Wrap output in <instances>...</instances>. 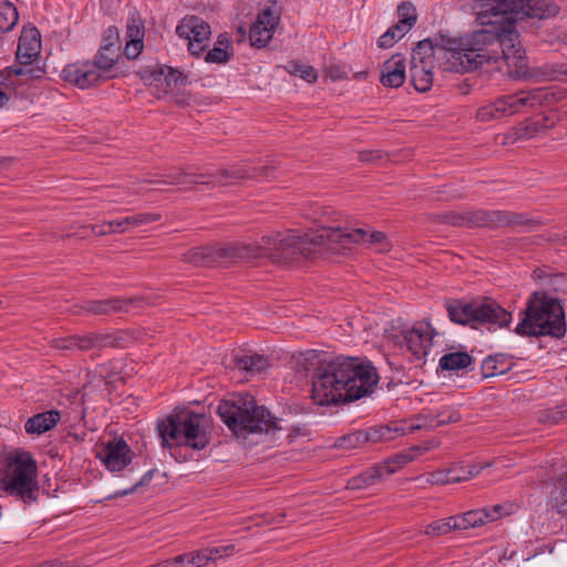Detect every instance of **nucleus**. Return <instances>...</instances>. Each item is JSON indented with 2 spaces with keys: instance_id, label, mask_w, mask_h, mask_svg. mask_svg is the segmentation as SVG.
I'll use <instances>...</instances> for the list:
<instances>
[{
  "instance_id": "f257e3e1",
  "label": "nucleus",
  "mask_w": 567,
  "mask_h": 567,
  "mask_svg": "<svg viewBox=\"0 0 567 567\" xmlns=\"http://www.w3.org/2000/svg\"><path fill=\"white\" fill-rule=\"evenodd\" d=\"M320 371L311 389V399L317 405L359 400L373 392L379 382L372 363L354 357L328 360Z\"/></svg>"
},
{
  "instance_id": "f03ea898",
  "label": "nucleus",
  "mask_w": 567,
  "mask_h": 567,
  "mask_svg": "<svg viewBox=\"0 0 567 567\" xmlns=\"http://www.w3.org/2000/svg\"><path fill=\"white\" fill-rule=\"evenodd\" d=\"M330 250V227L320 234L300 236L295 230L265 235L258 243L236 244L225 249L224 256L254 260L268 257L276 262H292L310 258L321 250Z\"/></svg>"
},
{
  "instance_id": "7ed1b4c3",
  "label": "nucleus",
  "mask_w": 567,
  "mask_h": 567,
  "mask_svg": "<svg viewBox=\"0 0 567 567\" xmlns=\"http://www.w3.org/2000/svg\"><path fill=\"white\" fill-rule=\"evenodd\" d=\"M217 413L228 429L237 436L247 439L249 434L275 435L282 430L270 412L257 404L249 393L236 394L219 402Z\"/></svg>"
},
{
  "instance_id": "20e7f679",
  "label": "nucleus",
  "mask_w": 567,
  "mask_h": 567,
  "mask_svg": "<svg viewBox=\"0 0 567 567\" xmlns=\"http://www.w3.org/2000/svg\"><path fill=\"white\" fill-rule=\"evenodd\" d=\"M487 27L475 30L470 34L454 40L447 48L450 62L456 71L472 72L485 63L497 62L498 51H488V47L496 44L497 24H482Z\"/></svg>"
},
{
  "instance_id": "39448f33",
  "label": "nucleus",
  "mask_w": 567,
  "mask_h": 567,
  "mask_svg": "<svg viewBox=\"0 0 567 567\" xmlns=\"http://www.w3.org/2000/svg\"><path fill=\"white\" fill-rule=\"evenodd\" d=\"M0 489L25 505L38 501V465L30 453H17L0 463Z\"/></svg>"
},
{
  "instance_id": "423d86ee",
  "label": "nucleus",
  "mask_w": 567,
  "mask_h": 567,
  "mask_svg": "<svg viewBox=\"0 0 567 567\" xmlns=\"http://www.w3.org/2000/svg\"><path fill=\"white\" fill-rule=\"evenodd\" d=\"M445 309L451 321L463 326L470 324L473 328L483 324L503 328L512 321L511 312L494 299L486 297L472 300L449 299L445 301Z\"/></svg>"
},
{
  "instance_id": "0eeeda50",
  "label": "nucleus",
  "mask_w": 567,
  "mask_h": 567,
  "mask_svg": "<svg viewBox=\"0 0 567 567\" xmlns=\"http://www.w3.org/2000/svg\"><path fill=\"white\" fill-rule=\"evenodd\" d=\"M515 332L519 336L563 338L566 334L563 306L554 298L530 300Z\"/></svg>"
},
{
  "instance_id": "6e6552de",
  "label": "nucleus",
  "mask_w": 567,
  "mask_h": 567,
  "mask_svg": "<svg viewBox=\"0 0 567 567\" xmlns=\"http://www.w3.org/2000/svg\"><path fill=\"white\" fill-rule=\"evenodd\" d=\"M205 415L193 411H183L171 414L166 420L157 424L163 446H189L194 450H203L209 443L205 429Z\"/></svg>"
},
{
  "instance_id": "1a4fd4ad",
  "label": "nucleus",
  "mask_w": 567,
  "mask_h": 567,
  "mask_svg": "<svg viewBox=\"0 0 567 567\" xmlns=\"http://www.w3.org/2000/svg\"><path fill=\"white\" fill-rule=\"evenodd\" d=\"M492 2L487 0L483 4V10L477 16L480 24H497V41L496 44L501 48L499 59L506 61L507 65L511 63L517 65V62L523 63L524 50L519 41V34L515 30L517 20L499 19V10H489Z\"/></svg>"
},
{
  "instance_id": "9d476101",
  "label": "nucleus",
  "mask_w": 567,
  "mask_h": 567,
  "mask_svg": "<svg viewBox=\"0 0 567 567\" xmlns=\"http://www.w3.org/2000/svg\"><path fill=\"white\" fill-rule=\"evenodd\" d=\"M489 10H499V19L517 21L525 18L548 19L559 13V7L553 0H489Z\"/></svg>"
},
{
  "instance_id": "9b49d317",
  "label": "nucleus",
  "mask_w": 567,
  "mask_h": 567,
  "mask_svg": "<svg viewBox=\"0 0 567 567\" xmlns=\"http://www.w3.org/2000/svg\"><path fill=\"white\" fill-rule=\"evenodd\" d=\"M512 212L509 210H466L446 212L433 215V221L456 227H508Z\"/></svg>"
},
{
  "instance_id": "f8f14e48",
  "label": "nucleus",
  "mask_w": 567,
  "mask_h": 567,
  "mask_svg": "<svg viewBox=\"0 0 567 567\" xmlns=\"http://www.w3.org/2000/svg\"><path fill=\"white\" fill-rule=\"evenodd\" d=\"M352 244H369L379 252H386L391 244L382 231H367L362 228L330 227V251L341 252Z\"/></svg>"
},
{
  "instance_id": "ddd939ff",
  "label": "nucleus",
  "mask_w": 567,
  "mask_h": 567,
  "mask_svg": "<svg viewBox=\"0 0 567 567\" xmlns=\"http://www.w3.org/2000/svg\"><path fill=\"white\" fill-rule=\"evenodd\" d=\"M40 39L37 29L23 30L16 53L17 64L6 69V73L11 76H25L27 80L35 78V71L29 65L39 56Z\"/></svg>"
},
{
  "instance_id": "4468645a",
  "label": "nucleus",
  "mask_w": 567,
  "mask_h": 567,
  "mask_svg": "<svg viewBox=\"0 0 567 567\" xmlns=\"http://www.w3.org/2000/svg\"><path fill=\"white\" fill-rule=\"evenodd\" d=\"M176 33L179 38L187 40L188 51L198 56L207 49L212 30L200 17L187 16L176 27Z\"/></svg>"
},
{
  "instance_id": "2eb2a0df",
  "label": "nucleus",
  "mask_w": 567,
  "mask_h": 567,
  "mask_svg": "<svg viewBox=\"0 0 567 567\" xmlns=\"http://www.w3.org/2000/svg\"><path fill=\"white\" fill-rule=\"evenodd\" d=\"M162 218L158 213H140L133 216H127L118 220L105 221L103 224H96L91 226H84L83 229L89 228L95 236H104L107 234L125 233L131 228L141 227L146 224L157 221Z\"/></svg>"
},
{
  "instance_id": "dca6fc26",
  "label": "nucleus",
  "mask_w": 567,
  "mask_h": 567,
  "mask_svg": "<svg viewBox=\"0 0 567 567\" xmlns=\"http://www.w3.org/2000/svg\"><path fill=\"white\" fill-rule=\"evenodd\" d=\"M279 13L270 8H264L256 17L249 30V41L252 47L265 48L272 39L279 24Z\"/></svg>"
},
{
  "instance_id": "f3484780",
  "label": "nucleus",
  "mask_w": 567,
  "mask_h": 567,
  "mask_svg": "<svg viewBox=\"0 0 567 567\" xmlns=\"http://www.w3.org/2000/svg\"><path fill=\"white\" fill-rule=\"evenodd\" d=\"M62 79L81 89H90L102 82V76L97 73L90 60H82L65 65L61 72Z\"/></svg>"
},
{
  "instance_id": "a211bd4d",
  "label": "nucleus",
  "mask_w": 567,
  "mask_h": 567,
  "mask_svg": "<svg viewBox=\"0 0 567 567\" xmlns=\"http://www.w3.org/2000/svg\"><path fill=\"white\" fill-rule=\"evenodd\" d=\"M435 331L427 321H420L404 332V342L408 350L416 358L426 357L432 347Z\"/></svg>"
},
{
  "instance_id": "6ab92c4d",
  "label": "nucleus",
  "mask_w": 567,
  "mask_h": 567,
  "mask_svg": "<svg viewBox=\"0 0 567 567\" xmlns=\"http://www.w3.org/2000/svg\"><path fill=\"white\" fill-rule=\"evenodd\" d=\"M97 456L111 472L122 471L132 461L131 449L123 439L105 444Z\"/></svg>"
},
{
  "instance_id": "aec40b11",
  "label": "nucleus",
  "mask_w": 567,
  "mask_h": 567,
  "mask_svg": "<svg viewBox=\"0 0 567 567\" xmlns=\"http://www.w3.org/2000/svg\"><path fill=\"white\" fill-rule=\"evenodd\" d=\"M391 429L384 427H371L364 431H355L341 436L337 440L336 446L340 449L351 450L363 446L367 443H377L390 439Z\"/></svg>"
},
{
  "instance_id": "412c9836",
  "label": "nucleus",
  "mask_w": 567,
  "mask_h": 567,
  "mask_svg": "<svg viewBox=\"0 0 567 567\" xmlns=\"http://www.w3.org/2000/svg\"><path fill=\"white\" fill-rule=\"evenodd\" d=\"M145 28L143 20L135 13L131 14L126 24V44L124 54L127 59H136L144 49Z\"/></svg>"
},
{
  "instance_id": "4be33fe9",
  "label": "nucleus",
  "mask_w": 567,
  "mask_h": 567,
  "mask_svg": "<svg viewBox=\"0 0 567 567\" xmlns=\"http://www.w3.org/2000/svg\"><path fill=\"white\" fill-rule=\"evenodd\" d=\"M327 361L316 350H308L292 358L295 371L311 379V389H313L315 381L321 372L320 370L323 369V363H327Z\"/></svg>"
},
{
  "instance_id": "5701e85b",
  "label": "nucleus",
  "mask_w": 567,
  "mask_h": 567,
  "mask_svg": "<svg viewBox=\"0 0 567 567\" xmlns=\"http://www.w3.org/2000/svg\"><path fill=\"white\" fill-rule=\"evenodd\" d=\"M144 303L143 298H130V299H105V300H95L89 301L85 306V310L87 312L94 315H106L116 311H125L128 312L131 309L135 307H142Z\"/></svg>"
},
{
  "instance_id": "b1692460",
  "label": "nucleus",
  "mask_w": 567,
  "mask_h": 567,
  "mask_svg": "<svg viewBox=\"0 0 567 567\" xmlns=\"http://www.w3.org/2000/svg\"><path fill=\"white\" fill-rule=\"evenodd\" d=\"M405 80V61L400 54L393 55L381 68L380 82L384 86L399 87Z\"/></svg>"
},
{
  "instance_id": "393cba45",
  "label": "nucleus",
  "mask_w": 567,
  "mask_h": 567,
  "mask_svg": "<svg viewBox=\"0 0 567 567\" xmlns=\"http://www.w3.org/2000/svg\"><path fill=\"white\" fill-rule=\"evenodd\" d=\"M255 173L245 164H235L231 166L221 167L215 172L214 182L208 184L219 185V187L237 185L240 181L252 179Z\"/></svg>"
},
{
  "instance_id": "a878e982",
  "label": "nucleus",
  "mask_w": 567,
  "mask_h": 567,
  "mask_svg": "<svg viewBox=\"0 0 567 567\" xmlns=\"http://www.w3.org/2000/svg\"><path fill=\"white\" fill-rule=\"evenodd\" d=\"M442 414H435V411H429L427 413L420 414L415 423H411L409 426V431L413 432L415 430L421 429H436L441 425L456 423L461 420L460 412L454 408H447V416L441 417Z\"/></svg>"
},
{
  "instance_id": "bb28decb",
  "label": "nucleus",
  "mask_w": 567,
  "mask_h": 567,
  "mask_svg": "<svg viewBox=\"0 0 567 567\" xmlns=\"http://www.w3.org/2000/svg\"><path fill=\"white\" fill-rule=\"evenodd\" d=\"M120 58V52H115L113 50L109 51L106 48H100L90 62L102 76V80L109 81L116 76V64Z\"/></svg>"
},
{
  "instance_id": "cd10ccee",
  "label": "nucleus",
  "mask_w": 567,
  "mask_h": 567,
  "mask_svg": "<svg viewBox=\"0 0 567 567\" xmlns=\"http://www.w3.org/2000/svg\"><path fill=\"white\" fill-rule=\"evenodd\" d=\"M92 349L126 348L133 340L128 331L116 330L107 333H89Z\"/></svg>"
},
{
  "instance_id": "c85d7f7f",
  "label": "nucleus",
  "mask_w": 567,
  "mask_h": 567,
  "mask_svg": "<svg viewBox=\"0 0 567 567\" xmlns=\"http://www.w3.org/2000/svg\"><path fill=\"white\" fill-rule=\"evenodd\" d=\"M233 246L234 245H230L218 249L212 247H196L185 252L183 255V260L194 266H206L207 264L213 262L215 260V257L236 258L235 256L221 255L225 252V249L230 248Z\"/></svg>"
},
{
  "instance_id": "c756f323",
  "label": "nucleus",
  "mask_w": 567,
  "mask_h": 567,
  "mask_svg": "<svg viewBox=\"0 0 567 567\" xmlns=\"http://www.w3.org/2000/svg\"><path fill=\"white\" fill-rule=\"evenodd\" d=\"M60 419V412L54 410L38 413L27 420L24 429L29 434L40 435L54 427Z\"/></svg>"
},
{
  "instance_id": "7c9ffc66",
  "label": "nucleus",
  "mask_w": 567,
  "mask_h": 567,
  "mask_svg": "<svg viewBox=\"0 0 567 567\" xmlns=\"http://www.w3.org/2000/svg\"><path fill=\"white\" fill-rule=\"evenodd\" d=\"M445 52L443 48L434 47L430 39L420 41L411 54V64H424L426 68H434L436 53ZM446 52L449 53L447 49Z\"/></svg>"
},
{
  "instance_id": "2f4dec72",
  "label": "nucleus",
  "mask_w": 567,
  "mask_h": 567,
  "mask_svg": "<svg viewBox=\"0 0 567 567\" xmlns=\"http://www.w3.org/2000/svg\"><path fill=\"white\" fill-rule=\"evenodd\" d=\"M549 505L559 515L567 517V473H560L555 480Z\"/></svg>"
},
{
  "instance_id": "473e14b6",
  "label": "nucleus",
  "mask_w": 567,
  "mask_h": 567,
  "mask_svg": "<svg viewBox=\"0 0 567 567\" xmlns=\"http://www.w3.org/2000/svg\"><path fill=\"white\" fill-rule=\"evenodd\" d=\"M529 76L536 82L567 80V63H545L535 68Z\"/></svg>"
},
{
  "instance_id": "72a5a7b5",
  "label": "nucleus",
  "mask_w": 567,
  "mask_h": 567,
  "mask_svg": "<svg viewBox=\"0 0 567 567\" xmlns=\"http://www.w3.org/2000/svg\"><path fill=\"white\" fill-rule=\"evenodd\" d=\"M553 126L554 122L548 117H543L542 120L537 121L530 120L519 124L515 128V135L516 138L519 140H529L546 133Z\"/></svg>"
},
{
  "instance_id": "f704fd0d",
  "label": "nucleus",
  "mask_w": 567,
  "mask_h": 567,
  "mask_svg": "<svg viewBox=\"0 0 567 567\" xmlns=\"http://www.w3.org/2000/svg\"><path fill=\"white\" fill-rule=\"evenodd\" d=\"M235 364L239 370L257 374L267 369L268 360L257 353H241L235 355Z\"/></svg>"
},
{
  "instance_id": "c9c22d12",
  "label": "nucleus",
  "mask_w": 567,
  "mask_h": 567,
  "mask_svg": "<svg viewBox=\"0 0 567 567\" xmlns=\"http://www.w3.org/2000/svg\"><path fill=\"white\" fill-rule=\"evenodd\" d=\"M231 43L227 33H221L217 37L214 48L207 51L205 61L207 63L223 64L229 61Z\"/></svg>"
},
{
  "instance_id": "e433bc0d",
  "label": "nucleus",
  "mask_w": 567,
  "mask_h": 567,
  "mask_svg": "<svg viewBox=\"0 0 567 567\" xmlns=\"http://www.w3.org/2000/svg\"><path fill=\"white\" fill-rule=\"evenodd\" d=\"M385 476L381 471V467L377 464L358 476L349 480L347 487L350 489H364L371 485L383 480Z\"/></svg>"
},
{
  "instance_id": "4c0bfd02",
  "label": "nucleus",
  "mask_w": 567,
  "mask_h": 567,
  "mask_svg": "<svg viewBox=\"0 0 567 567\" xmlns=\"http://www.w3.org/2000/svg\"><path fill=\"white\" fill-rule=\"evenodd\" d=\"M512 368L504 354H496L486 358L481 367L483 378H492L495 375L505 374Z\"/></svg>"
},
{
  "instance_id": "58836bf2",
  "label": "nucleus",
  "mask_w": 567,
  "mask_h": 567,
  "mask_svg": "<svg viewBox=\"0 0 567 567\" xmlns=\"http://www.w3.org/2000/svg\"><path fill=\"white\" fill-rule=\"evenodd\" d=\"M433 68H426L424 64H411V82L419 92H426L433 84Z\"/></svg>"
},
{
  "instance_id": "ea45409f",
  "label": "nucleus",
  "mask_w": 567,
  "mask_h": 567,
  "mask_svg": "<svg viewBox=\"0 0 567 567\" xmlns=\"http://www.w3.org/2000/svg\"><path fill=\"white\" fill-rule=\"evenodd\" d=\"M51 347L58 350H81L87 351L92 349L91 340L85 336H69L65 338H56L51 341Z\"/></svg>"
},
{
  "instance_id": "a19ab883",
  "label": "nucleus",
  "mask_w": 567,
  "mask_h": 567,
  "mask_svg": "<svg viewBox=\"0 0 567 567\" xmlns=\"http://www.w3.org/2000/svg\"><path fill=\"white\" fill-rule=\"evenodd\" d=\"M163 177V179H143L140 182V184H166L187 187L192 185L193 181V174L182 171L181 168H176L167 174H164Z\"/></svg>"
},
{
  "instance_id": "79ce46f5",
  "label": "nucleus",
  "mask_w": 567,
  "mask_h": 567,
  "mask_svg": "<svg viewBox=\"0 0 567 567\" xmlns=\"http://www.w3.org/2000/svg\"><path fill=\"white\" fill-rule=\"evenodd\" d=\"M472 361V357L466 352H451L441 357L439 365L442 370L455 371L467 368Z\"/></svg>"
},
{
  "instance_id": "37998d69",
  "label": "nucleus",
  "mask_w": 567,
  "mask_h": 567,
  "mask_svg": "<svg viewBox=\"0 0 567 567\" xmlns=\"http://www.w3.org/2000/svg\"><path fill=\"white\" fill-rule=\"evenodd\" d=\"M454 517L458 530L481 526L488 522L487 508L470 511L464 513L463 515Z\"/></svg>"
},
{
  "instance_id": "c03bdc74",
  "label": "nucleus",
  "mask_w": 567,
  "mask_h": 567,
  "mask_svg": "<svg viewBox=\"0 0 567 567\" xmlns=\"http://www.w3.org/2000/svg\"><path fill=\"white\" fill-rule=\"evenodd\" d=\"M19 20V13L16 6L8 1L0 2V32L11 31Z\"/></svg>"
},
{
  "instance_id": "a18cd8bd",
  "label": "nucleus",
  "mask_w": 567,
  "mask_h": 567,
  "mask_svg": "<svg viewBox=\"0 0 567 567\" xmlns=\"http://www.w3.org/2000/svg\"><path fill=\"white\" fill-rule=\"evenodd\" d=\"M154 80L162 81V78H164L166 89L165 91H171L175 89L179 84H185L186 76L179 72L178 70H175L173 68H158L157 70L153 71Z\"/></svg>"
},
{
  "instance_id": "49530a36",
  "label": "nucleus",
  "mask_w": 567,
  "mask_h": 567,
  "mask_svg": "<svg viewBox=\"0 0 567 567\" xmlns=\"http://www.w3.org/2000/svg\"><path fill=\"white\" fill-rule=\"evenodd\" d=\"M285 71L301 78L308 83H315L318 79L317 70L311 65H306L299 60H291L285 66Z\"/></svg>"
},
{
  "instance_id": "de8ad7c7",
  "label": "nucleus",
  "mask_w": 567,
  "mask_h": 567,
  "mask_svg": "<svg viewBox=\"0 0 567 567\" xmlns=\"http://www.w3.org/2000/svg\"><path fill=\"white\" fill-rule=\"evenodd\" d=\"M507 115L506 103L503 97L497 99L495 102L482 106L476 113V117L482 122H487L495 118H501Z\"/></svg>"
},
{
  "instance_id": "09e8293b",
  "label": "nucleus",
  "mask_w": 567,
  "mask_h": 567,
  "mask_svg": "<svg viewBox=\"0 0 567 567\" xmlns=\"http://www.w3.org/2000/svg\"><path fill=\"white\" fill-rule=\"evenodd\" d=\"M452 530H458L454 516L432 522L425 526L424 534L431 537H437Z\"/></svg>"
},
{
  "instance_id": "8fccbe9b",
  "label": "nucleus",
  "mask_w": 567,
  "mask_h": 567,
  "mask_svg": "<svg viewBox=\"0 0 567 567\" xmlns=\"http://www.w3.org/2000/svg\"><path fill=\"white\" fill-rule=\"evenodd\" d=\"M398 23L410 31L417 21L416 8L410 1H403L398 6Z\"/></svg>"
},
{
  "instance_id": "3c124183",
  "label": "nucleus",
  "mask_w": 567,
  "mask_h": 567,
  "mask_svg": "<svg viewBox=\"0 0 567 567\" xmlns=\"http://www.w3.org/2000/svg\"><path fill=\"white\" fill-rule=\"evenodd\" d=\"M413 461V455L410 453L396 454L389 457L385 462L379 463L384 476L388 477L399 471L401 467Z\"/></svg>"
},
{
  "instance_id": "603ef678",
  "label": "nucleus",
  "mask_w": 567,
  "mask_h": 567,
  "mask_svg": "<svg viewBox=\"0 0 567 567\" xmlns=\"http://www.w3.org/2000/svg\"><path fill=\"white\" fill-rule=\"evenodd\" d=\"M409 31L402 28L399 23L392 25L388 29L379 39L378 45L381 49H389L394 45V43L404 37Z\"/></svg>"
},
{
  "instance_id": "864d4df0",
  "label": "nucleus",
  "mask_w": 567,
  "mask_h": 567,
  "mask_svg": "<svg viewBox=\"0 0 567 567\" xmlns=\"http://www.w3.org/2000/svg\"><path fill=\"white\" fill-rule=\"evenodd\" d=\"M543 107H551L563 101L567 92L559 86L540 87Z\"/></svg>"
},
{
  "instance_id": "5fc2aeb1",
  "label": "nucleus",
  "mask_w": 567,
  "mask_h": 567,
  "mask_svg": "<svg viewBox=\"0 0 567 567\" xmlns=\"http://www.w3.org/2000/svg\"><path fill=\"white\" fill-rule=\"evenodd\" d=\"M503 101L506 103V111L508 116L518 113L524 109H527L525 91L503 96Z\"/></svg>"
},
{
  "instance_id": "6e6d98bb",
  "label": "nucleus",
  "mask_w": 567,
  "mask_h": 567,
  "mask_svg": "<svg viewBox=\"0 0 567 567\" xmlns=\"http://www.w3.org/2000/svg\"><path fill=\"white\" fill-rule=\"evenodd\" d=\"M509 225L508 227H513V228H523V229H526V230H533L534 228H536L537 226L540 225V221L530 217L528 214L526 213H515V212H512V215H511V218H509Z\"/></svg>"
},
{
  "instance_id": "4d7b16f0",
  "label": "nucleus",
  "mask_w": 567,
  "mask_h": 567,
  "mask_svg": "<svg viewBox=\"0 0 567 567\" xmlns=\"http://www.w3.org/2000/svg\"><path fill=\"white\" fill-rule=\"evenodd\" d=\"M118 42V29L114 25H111L103 33V43L101 48H106L109 51L113 50L115 52H120Z\"/></svg>"
},
{
  "instance_id": "13d9d810",
  "label": "nucleus",
  "mask_w": 567,
  "mask_h": 567,
  "mask_svg": "<svg viewBox=\"0 0 567 567\" xmlns=\"http://www.w3.org/2000/svg\"><path fill=\"white\" fill-rule=\"evenodd\" d=\"M186 556L189 560V567H203L207 565L208 561H212L207 548L186 553Z\"/></svg>"
},
{
  "instance_id": "bf43d9fd",
  "label": "nucleus",
  "mask_w": 567,
  "mask_h": 567,
  "mask_svg": "<svg viewBox=\"0 0 567 567\" xmlns=\"http://www.w3.org/2000/svg\"><path fill=\"white\" fill-rule=\"evenodd\" d=\"M447 471L450 475V482L452 484L468 481L466 466L463 462L454 463L447 468Z\"/></svg>"
},
{
  "instance_id": "052dcab7",
  "label": "nucleus",
  "mask_w": 567,
  "mask_h": 567,
  "mask_svg": "<svg viewBox=\"0 0 567 567\" xmlns=\"http://www.w3.org/2000/svg\"><path fill=\"white\" fill-rule=\"evenodd\" d=\"M426 483L431 485H445L452 484L450 482V475L447 470H437L427 474Z\"/></svg>"
},
{
  "instance_id": "680f3d73",
  "label": "nucleus",
  "mask_w": 567,
  "mask_h": 567,
  "mask_svg": "<svg viewBox=\"0 0 567 567\" xmlns=\"http://www.w3.org/2000/svg\"><path fill=\"white\" fill-rule=\"evenodd\" d=\"M152 477H153V471H148L131 488L122 489V491H116L113 495L109 496V498L122 497V496L128 495V494L133 493L134 491H136L137 487L143 486V485L150 483Z\"/></svg>"
},
{
  "instance_id": "e2e57ef3",
  "label": "nucleus",
  "mask_w": 567,
  "mask_h": 567,
  "mask_svg": "<svg viewBox=\"0 0 567 567\" xmlns=\"http://www.w3.org/2000/svg\"><path fill=\"white\" fill-rule=\"evenodd\" d=\"M208 554L212 557V561H215L219 558L231 556L235 553V546L234 545H225V546H218V547H212L207 548Z\"/></svg>"
},
{
  "instance_id": "0e129e2a",
  "label": "nucleus",
  "mask_w": 567,
  "mask_h": 567,
  "mask_svg": "<svg viewBox=\"0 0 567 567\" xmlns=\"http://www.w3.org/2000/svg\"><path fill=\"white\" fill-rule=\"evenodd\" d=\"M214 179H215V172L193 174L192 185H199V186L202 185L209 189L219 187V185L208 184L209 182H214Z\"/></svg>"
},
{
  "instance_id": "69168bd1",
  "label": "nucleus",
  "mask_w": 567,
  "mask_h": 567,
  "mask_svg": "<svg viewBox=\"0 0 567 567\" xmlns=\"http://www.w3.org/2000/svg\"><path fill=\"white\" fill-rule=\"evenodd\" d=\"M527 109L543 107L540 87L525 91Z\"/></svg>"
},
{
  "instance_id": "338daca9",
  "label": "nucleus",
  "mask_w": 567,
  "mask_h": 567,
  "mask_svg": "<svg viewBox=\"0 0 567 567\" xmlns=\"http://www.w3.org/2000/svg\"><path fill=\"white\" fill-rule=\"evenodd\" d=\"M249 168L256 174L254 178L267 179L274 176V172L277 169V166L271 162L260 167L249 166Z\"/></svg>"
},
{
  "instance_id": "774afa93",
  "label": "nucleus",
  "mask_w": 567,
  "mask_h": 567,
  "mask_svg": "<svg viewBox=\"0 0 567 567\" xmlns=\"http://www.w3.org/2000/svg\"><path fill=\"white\" fill-rule=\"evenodd\" d=\"M165 567H189V560L186 554L175 556L174 558L163 561Z\"/></svg>"
}]
</instances>
